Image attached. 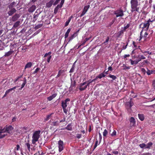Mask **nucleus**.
<instances>
[{
	"label": "nucleus",
	"mask_w": 155,
	"mask_h": 155,
	"mask_svg": "<svg viewBox=\"0 0 155 155\" xmlns=\"http://www.w3.org/2000/svg\"><path fill=\"white\" fill-rule=\"evenodd\" d=\"M154 20H151L150 19H149L148 21L144 23H141L140 26V27H142V30L141 31L140 33V39L139 40L140 41L142 38V35L143 30L145 31H147L149 28V25H150V22H152Z\"/></svg>",
	"instance_id": "f257e3e1"
},
{
	"label": "nucleus",
	"mask_w": 155,
	"mask_h": 155,
	"mask_svg": "<svg viewBox=\"0 0 155 155\" xmlns=\"http://www.w3.org/2000/svg\"><path fill=\"white\" fill-rule=\"evenodd\" d=\"M41 131L40 130L35 131L32 136V143L33 144H35L37 142L40 137Z\"/></svg>",
	"instance_id": "f03ea898"
},
{
	"label": "nucleus",
	"mask_w": 155,
	"mask_h": 155,
	"mask_svg": "<svg viewBox=\"0 0 155 155\" xmlns=\"http://www.w3.org/2000/svg\"><path fill=\"white\" fill-rule=\"evenodd\" d=\"M130 4L132 10H139L140 7V4L138 3L137 0H131Z\"/></svg>",
	"instance_id": "7ed1b4c3"
},
{
	"label": "nucleus",
	"mask_w": 155,
	"mask_h": 155,
	"mask_svg": "<svg viewBox=\"0 0 155 155\" xmlns=\"http://www.w3.org/2000/svg\"><path fill=\"white\" fill-rule=\"evenodd\" d=\"M86 84V82H84L79 84V89L81 91H83L87 88V86Z\"/></svg>",
	"instance_id": "20e7f679"
},
{
	"label": "nucleus",
	"mask_w": 155,
	"mask_h": 155,
	"mask_svg": "<svg viewBox=\"0 0 155 155\" xmlns=\"http://www.w3.org/2000/svg\"><path fill=\"white\" fill-rule=\"evenodd\" d=\"M2 129L4 130L5 133L7 132L9 134H10L12 132V130L13 129V127L11 126H6L4 128H2Z\"/></svg>",
	"instance_id": "39448f33"
},
{
	"label": "nucleus",
	"mask_w": 155,
	"mask_h": 155,
	"mask_svg": "<svg viewBox=\"0 0 155 155\" xmlns=\"http://www.w3.org/2000/svg\"><path fill=\"white\" fill-rule=\"evenodd\" d=\"M64 143L62 140H60L58 142V150L59 152L61 151L64 149Z\"/></svg>",
	"instance_id": "423d86ee"
},
{
	"label": "nucleus",
	"mask_w": 155,
	"mask_h": 155,
	"mask_svg": "<svg viewBox=\"0 0 155 155\" xmlns=\"http://www.w3.org/2000/svg\"><path fill=\"white\" fill-rule=\"evenodd\" d=\"M70 101L69 98H67L65 100L61 102V106L62 108H66L67 106V102Z\"/></svg>",
	"instance_id": "0eeeda50"
},
{
	"label": "nucleus",
	"mask_w": 155,
	"mask_h": 155,
	"mask_svg": "<svg viewBox=\"0 0 155 155\" xmlns=\"http://www.w3.org/2000/svg\"><path fill=\"white\" fill-rule=\"evenodd\" d=\"M134 104L133 102L131 101H128L126 102V105L127 108L128 110L130 112L131 107L133 106Z\"/></svg>",
	"instance_id": "6e6552de"
},
{
	"label": "nucleus",
	"mask_w": 155,
	"mask_h": 155,
	"mask_svg": "<svg viewBox=\"0 0 155 155\" xmlns=\"http://www.w3.org/2000/svg\"><path fill=\"white\" fill-rule=\"evenodd\" d=\"M51 52L50 51L48 53H46L45 54L44 56V57H47L48 55H49L47 59V62L48 63H49L51 59Z\"/></svg>",
	"instance_id": "1a4fd4ad"
},
{
	"label": "nucleus",
	"mask_w": 155,
	"mask_h": 155,
	"mask_svg": "<svg viewBox=\"0 0 155 155\" xmlns=\"http://www.w3.org/2000/svg\"><path fill=\"white\" fill-rule=\"evenodd\" d=\"M2 129V127H0V139L6 136L7 134H5V130Z\"/></svg>",
	"instance_id": "9d476101"
},
{
	"label": "nucleus",
	"mask_w": 155,
	"mask_h": 155,
	"mask_svg": "<svg viewBox=\"0 0 155 155\" xmlns=\"http://www.w3.org/2000/svg\"><path fill=\"white\" fill-rule=\"evenodd\" d=\"M41 12L40 11V10H37L35 12L33 15V21L35 22L37 19L38 18V15Z\"/></svg>",
	"instance_id": "9b49d317"
},
{
	"label": "nucleus",
	"mask_w": 155,
	"mask_h": 155,
	"mask_svg": "<svg viewBox=\"0 0 155 155\" xmlns=\"http://www.w3.org/2000/svg\"><path fill=\"white\" fill-rule=\"evenodd\" d=\"M115 14L116 15V16L117 17L122 16L123 15L122 10H116L115 12Z\"/></svg>",
	"instance_id": "f8f14e48"
},
{
	"label": "nucleus",
	"mask_w": 155,
	"mask_h": 155,
	"mask_svg": "<svg viewBox=\"0 0 155 155\" xmlns=\"http://www.w3.org/2000/svg\"><path fill=\"white\" fill-rule=\"evenodd\" d=\"M16 3L15 2H13L11 3L9 5H8L9 8L10 10H15L14 8L15 7Z\"/></svg>",
	"instance_id": "ddd939ff"
},
{
	"label": "nucleus",
	"mask_w": 155,
	"mask_h": 155,
	"mask_svg": "<svg viewBox=\"0 0 155 155\" xmlns=\"http://www.w3.org/2000/svg\"><path fill=\"white\" fill-rule=\"evenodd\" d=\"M20 15L18 14H16L12 16V21H16L20 17Z\"/></svg>",
	"instance_id": "4468645a"
},
{
	"label": "nucleus",
	"mask_w": 155,
	"mask_h": 155,
	"mask_svg": "<svg viewBox=\"0 0 155 155\" xmlns=\"http://www.w3.org/2000/svg\"><path fill=\"white\" fill-rule=\"evenodd\" d=\"M130 125L134 126L135 124L136 121L135 119L133 117H131L130 119Z\"/></svg>",
	"instance_id": "2eb2a0df"
},
{
	"label": "nucleus",
	"mask_w": 155,
	"mask_h": 155,
	"mask_svg": "<svg viewBox=\"0 0 155 155\" xmlns=\"http://www.w3.org/2000/svg\"><path fill=\"white\" fill-rule=\"evenodd\" d=\"M57 95V94L56 93H55L53 94L51 96H50L49 97H48L47 98V99L49 101H51L52 100L53 98L55 97Z\"/></svg>",
	"instance_id": "dca6fc26"
},
{
	"label": "nucleus",
	"mask_w": 155,
	"mask_h": 155,
	"mask_svg": "<svg viewBox=\"0 0 155 155\" xmlns=\"http://www.w3.org/2000/svg\"><path fill=\"white\" fill-rule=\"evenodd\" d=\"M21 22L19 21H18L16 22L13 25V27L15 28H17L21 24Z\"/></svg>",
	"instance_id": "f3484780"
},
{
	"label": "nucleus",
	"mask_w": 155,
	"mask_h": 155,
	"mask_svg": "<svg viewBox=\"0 0 155 155\" xmlns=\"http://www.w3.org/2000/svg\"><path fill=\"white\" fill-rule=\"evenodd\" d=\"M77 36V32H75L73 34L70 38L68 41H70L73 38H75Z\"/></svg>",
	"instance_id": "a211bd4d"
},
{
	"label": "nucleus",
	"mask_w": 155,
	"mask_h": 155,
	"mask_svg": "<svg viewBox=\"0 0 155 155\" xmlns=\"http://www.w3.org/2000/svg\"><path fill=\"white\" fill-rule=\"evenodd\" d=\"M14 52L13 51H10L8 52H6L4 56L5 57H8L11 55Z\"/></svg>",
	"instance_id": "6ab92c4d"
},
{
	"label": "nucleus",
	"mask_w": 155,
	"mask_h": 155,
	"mask_svg": "<svg viewBox=\"0 0 155 155\" xmlns=\"http://www.w3.org/2000/svg\"><path fill=\"white\" fill-rule=\"evenodd\" d=\"M148 63L147 60H144L143 61L140 62L139 63V64L140 66H143L146 64H147Z\"/></svg>",
	"instance_id": "aec40b11"
},
{
	"label": "nucleus",
	"mask_w": 155,
	"mask_h": 155,
	"mask_svg": "<svg viewBox=\"0 0 155 155\" xmlns=\"http://www.w3.org/2000/svg\"><path fill=\"white\" fill-rule=\"evenodd\" d=\"M64 0H61L60 4L57 5V7L55 8L54 10H57V8H61L62 6L64 3Z\"/></svg>",
	"instance_id": "412c9836"
},
{
	"label": "nucleus",
	"mask_w": 155,
	"mask_h": 155,
	"mask_svg": "<svg viewBox=\"0 0 155 155\" xmlns=\"http://www.w3.org/2000/svg\"><path fill=\"white\" fill-rule=\"evenodd\" d=\"M129 61H130L131 64L132 65H136L138 63L137 60H133L130 59L129 60Z\"/></svg>",
	"instance_id": "4be33fe9"
},
{
	"label": "nucleus",
	"mask_w": 155,
	"mask_h": 155,
	"mask_svg": "<svg viewBox=\"0 0 155 155\" xmlns=\"http://www.w3.org/2000/svg\"><path fill=\"white\" fill-rule=\"evenodd\" d=\"M32 63L31 62H29L28 63L25 65V69L27 68H30L32 65Z\"/></svg>",
	"instance_id": "5701e85b"
},
{
	"label": "nucleus",
	"mask_w": 155,
	"mask_h": 155,
	"mask_svg": "<svg viewBox=\"0 0 155 155\" xmlns=\"http://www.w3.org/2000/svg\"><path fill=\"white\" fill-rule=\"evenodd\" d=\"M16 87H17L15 86V87H13V88L9 89L8 90L6 91L5 92V93H6V94H8L11 91H12V90H13L14 89H16Z\"/></svg>",
	"instance_id": "b1692460"
},
{
	"label": "nucleus",
	"mask_w": 155,
	"mask_h": 155,
	"mask_svg": "<svg viewBox=\"0 0 155 155\" xmlns=\"http://www.w3.org/2000/svg\"><path fill=\"white\" fill-rule=\"evenodd\" d=\"M72 18V16H71L68 18V20L65 23V26H67L68 25Z\"/></svg>",
	"instance_id": "393cba45"
},
{
	"label": "nucleus",
	"mask_w": 155,
	"mask_h": 155,
	"mask_svg": "<svg viewBox=\"0 0 155 155\" xmlns=\"http://www.w3.org/2000/svg\"><path fill=\"white\" fill-rule=\"evenodd\" d=\"M106 76L105 74L104 73H101L100 74L98 75L97 76V78H99L100 79H101L102 78Z\"/></svg>",
	"instance_id": "a878e982"
},
{
	"label": "nucleus",
	"mask_w": 155,
	"mask_h": 155,
	"mask_svg": "<svg viewBox=\"0 0 155 155\" xmlns=\"http://www.w3.org/2000/svg\"><path fill=\"white\" fill-rule=\"evenodd\" d=\"M153 144L151 142H149L147 144H145V149H149L152 146Z\"/></svg>",
	"instance_id": "bb28decb"
},
{
	"label": "nucleus",
	"mask_w": 155,
	"mask_h": 155,
	"mask_svg": "<svg viewBox=\"0 0 155 155\" xmlns=\"http://www.w3.org/2000/svg\"><path fill=\"white\" fill-rule=\"evenodd\" d=\"M71 30V28H69L68 29L67 31L65 33L64 35V38H67L69 34V33L70 32Z\"/></svg>",
	"instance_id": "cd10ccee"
},
{
	"label": "nucleus",
	"mask_w": 155,
	"mask_h": 155,
	"mask_svg": "<svg viewBox=\"0 0 155 155\" xmlns=\"http://www.w3.org/2000/svg\"><path fill=\"white\" fill-rule=\"evenodd\" d=\"M54 2L53 0H51L46 4V6L48 7H50L52 5Z\"/></svg>",
	"instance_id": "c85d7f7f"
},
{
	"label": "nucleus",
	"mask_w": 155,
	"mask_h": 155,
	"mask_svg": "<svg viewBox=\"0 0 155 155\" xmlns=\"http://www.w3.org/2000/svg\"><path fill=\"white\" fill-rule=\"evenodd\" d=\"M65 129L69 130H71L72 127L71 124H68L67 126L65 127Z\"/></svg>",
	"instance_id": "c756f323"
},
{
	"label": "nucleus",
	"mask_w": 155,
	"mask_h": 155,
	"mask_svg": "<svg viewBox=\"0 0 155 155\" xmlns=\"http://www.w3.org/2000/svg\"><path fill=\"white\" fill-rule=\"evenodd\" d=\"M53 114V113H51L47 115L46 117L45 118V121L48 120L51 117V115Z\"/></svg>",
	"instance_id": "7c9ffc66"
},
{
	"label": "nucleus",
	"mask_w": 155,
	"mask_h": 155,
	"mask_svg": "<svg viewBox=\"0 0 155 155\" xmlns=\"http://www.w3.org/2000/svg\"><path fill=\"white\" fill-rule=\"evenodd\" d=\"M138 117L139 119L141 120V121H143L144 119V117L143 115L142 114H138Z\"/></svg>",
	"instance_id": "2f4dec72"
},
{
	"label": "nucleus",
	"mask_w": 155,
	"mask_h": 155,
	"mask_svg": "<svg viewBox=\"0 0 155 155\" xmlns=\"http://www.w3.org/2000/svg\"><path fill=\"white\" fill-rule=\"evenodd\" d=\"M108 131L106 129H105L103 132V136L104 137H104H106L107 135L108 134Z\"/></svg>",
	"instance_id": "473e14b6"
},
{
	"label": "nucleus",
	"mask_w": 155,
	"mask_h": 155,
	"mask_svg": "<svg viewBox=\"0 0 155 155\" xmlns=\"http://www.w3.org/2000/svg\"><path fill=\"white\" fill-rule=\"evenodd\" d=\"M147 71L146 72V73L148 75H151V74H152L153 72V71L152 70H148L147 68Z\"/></svg>",
	"instance_id": "72a5a7b5"
},
{
	"label": "nucleus",
	"mask_w": 155,
	"mask_h": 155,
	"mask_svg": "<svg viewBox=\"0 0 155 155\" xmlns=\"http://www.w3.org/2000/svg\"><path fill=\"white\" fill-rule=\"evenodd\" d=\"M86 82V84L87 86V87H89V85L92 82V80L91 79H89L88 81H85Z\"/></svg>",
	"instance_id": "f704fd0d"
},
{
	"label": "nucleus",
	"mask_w": 155,
	"mask_h": 155,
	"mask_svg": "<svg viewBox=\"0 0 155 155\" xmlns=\"http://www.w3.org/2000/svg\"><path fill=\"white\" fill-rule=\"evenodd\" d=\"M42 26V24H38L37 25H36L35 27V29H37L38 28H40Z\"/></svg>",
	"instance_id": "c9c22d12"
},
{
	"label": "nucleus",
	"mask_w": 155,
	"mask_h": 155,
	"mask_svg": "<svg viewBox=\"0 0 155 155\" xmlns=\"http://www.w3.org/2000/svg\"><path fill=\"white\" fill-rule=\"evenodd\" d=\"M108 77H110V78H111L113 80H115L117 78V77L116 76H115L114 75H112L111 74H110L109 75Z\"/></svg>",
	"instance_id": "e433bc0d"
},
{
	"label": "nucleus",
	"mask_w": 155,
	"mask_h": 155,
	"mask_svg": "<svg viewBox=\"0 0 155 155\" xmlns=\"http://www.w3.org/2000/svg\"><path fill=\"white\" fill-rule=\"evenodd\" d=\"M3 65V64H2L1 66H0V70L2 71L3 72H4L5 70V69L4 68V66H6V65H5L4 66Z\"/></svg>",
	"instance_id": "4c0bfd02"
},
{
	"label": "nucleus",
	"mask_w": 155,
	"mask_h": 155,
	"mask_svg": "<svg viewBox=\"0 0 155 155\" xmlns=\"http://www.w3.org/2000/svg\"><path fill=\"white\" fill-rule=\"evenodd\" d=\"M26 146L27 147V148L29 151H30V144L28 143H26Z\"/></svg>",
	"instance_id": "58836bf2"
},
{
	"label": "nucleus",
	"mask_w": 155,
	"mask_h": 155,
	"mask_svg": "<svg viewBox=\"0 0 155 155\" xmlns=\"http://www.w3.org/2000/svg\"><path fill=\"white\" fill-rule=\"evenodd\" d=\"M139 146L141 148H145V144L144 143H143L140 144Z\"/></svg>",
	"instance_id": "ea45409f"
},
{
	"label": "nucleus",
	"mask_w": 155,
	"mask_h": 155,
	"mask_svg": "<svg viewBox=\"0 0 155 155\" xmlns=\"http://www.w3.org/2000/svg\"><path fill=\"white\" fill-rule=\"evenodd\" d=\"M59 123H58V121H55L53 122L52 123V126H56L58 125L59 124Z\"/></svg>",
	"instance_id": "a19ab883"
},
{
	"label": "nucleus",
	"mask_w": 155,
	"mask_h": 155,
	"mask_svg": "<svg viewBox=\"0 0 155 155\" xmlns=\"http://www.w3.org/2000/svg\"><path fill=\"white\" fill-rule=\"evenodd\" d=\"M124 30H122L121 31H120V32H119L118 34V37H119L122 34H123V33H124Z\"/></svg>",
	"instance_id": "79ce46f5"
},
{
	"label": "nucleus",
	"mask_w": 155,
	"mask_h": 155,
	"mask_svg": "<svg viewBox=\"0 0 155 155\" xmlns=\"http://www.w3.org/2000/svg\"><path fill=\"white\" fill-rule=\"evenodd\" d=\"M142 59H141L140 57L139 56V55H138L137 56V59L136 60L137 61V62L138 63V62L140 61Z\"/></svg>",
	"instance_id": "37998d69"
},
{
	"label": "nucleus",
	"mask_w": 155,
	"mask_h": 155,
	"mask_svg": "<svg viewBox=\"0 0 155 155\" xmlns=\"http://www.w3.org/2000/svg\"><path fill=\"white\" fill-rule=\"evenodd\" d=\"M116 131L115 130H114L113 132L111 134V135L112 136H114L116 135Z\"/></svg>",
	"instance_id": "c03bdc74"
},
{
	"label": "nucleus",
	"mask_w": 155,
	"mask_h": 155,
	"mask_svg": "<svg viewBox=\"0 0 155 155\" xmlns=\"http://www.w3.org/2000/svg\"><path fill=\"white\" fill-rule=\"evenodd\" d=\"M130 26V25L128 24H127V25L125 26L123 28V30H124V31H125L127 28H128Z\"/></svg>",
	"instance_id": "a18cd8bd"
},
{
	"label": "nucleus",
	"mask_w": 155,
	"mask_h": 155,
	"mask_svg": "<svg viewBox=\"0 0 155 155\" xmlns=\"http://www.w3.org/2000/svg\"><path fill=\"white\" fill-rule=\"evenodd\" d=\"M36 6L35 5H32L30 8L29 10H35Z\"/></svg>",
	"instance_id": "49530a36"
},
{
	"label": "nucleus",
	"mask_w": 155,
	"mask_h": 155,
	"mask_svg": "<svg viewBox=\"0 0 155 155\" xmlns=\"http://www.w3.org/2000/svg\"><path fill=\"white\" fill-rule=\"evenodd\" d=\"M40 69L38 68H37L35 70V71L33 72V74H35L37 73L40 70Z\"/></svg>",
	"instance_id": "de8ad7c7"
},
{
	"label": "nucleus",
	"mask_w": 155,
	"mask_h": 155,
	"mask_svg": "<svg viewBox=\"0 0 155 155\" xmlns=\"http://www.w3.org/2000/svg\"><path fill=\"white\" fill-rule=\"evenodd\" d=\"M26 80L25 79L24 81V82L22 84V85H21V88H23L25 85V84H26Z\"/></svg>",
	"instance_id": "09e8293b"
},
{
	"label": "nucleus",
	"mask_w": 155,
	"mask_h": 155,
	"mask_svg": "<svg viewBox=\"0 0 155 155\" xmlns=\"http://www.w3.org/2000/svg\"><path fill=\"white\" fill-rule=\"evenodd\" d=\"M87 10H83L82 13L81 14L80 16L82 17L84 15L86 12Z\"/></svg>",
	"instance_id": "8fccbe9b"
},
{
	"label": "nucleus",
	"mask_w": 155,
	"mask_h": 155,
	"mask_svg": "<svg viewBox=\"0 0 155 155\" xmlns=\"http://www.w3.org/2000/svg\"><path fill=\"white\" fill-rule=\"evenodd\" d=\"M148 35V33H147V32L146 31H145V32H144V34L143 36H141L142 38V37H143L144 38L146 37L147 36V35Z\"/></svg>",
	"instance_id": "3c124183"
},
{
	"label": "nucleus",
	"mask_w": 155,
	"mask_h": 155,
	"mask_svg": "<svg viewBox=\"0 0 155 155\" xmlns=\"http://www.w3.org/2000/svg\"><path fill=\"white\" fill-rule=\"evenodd\" d=\"M141 71L143 74H145L146 73V71L144 68H142L141 69Z\"/></svg>",
	"instance_id": "603ef678"
},
{
	"label": "nucleus",
	"mask_w": 155,
	"mask_h": 155,
	"mask_svg": "<svg viewBox=\"0 0 155 155\" xmlns=\"http://www.w3.org/2000/svg\"><path fill=\"white\" fill-rule=\"evenodd\" d=\"M14 10H11L8 12V14L9 15H12L14 12L15 11H14Z\"/></svg>",
	"instance_id": "864d4df0"
},
{
	"label": "nucleus",
	"mask_w": 155,
	"mask_h": 155,
	"mask_svg": "<svg viewBox=\"0 0 155 155\" xmlns=\"http://www.w3.org/2000/svg\"><path fill=\"white\" fill-rule=\"evenodd\" d=\"M90 7V5H88L86 6H85L83 10H88Z\"/></svg>",
	"instance_id": "5fc2aeb1"
},
{
	"label": "nucleus",
	"mask_w": 155,
	"mask_h": 155,
	"mask_svg": "<svg viewBox=\"0 0 155 155\" xmlns=\"http://www.w3.org/2000/svg\"><path fill=\"white\" fill-rule=\"evenodd\" d=\"M130 66H125L124 68H123V69L124 70H126V69H130Z\"/></svg>",
	"instance_id": "6e6d98bb"
},
{
	"label": "nucleus",
	"mask_w": 155,
	"mask_h": 155,
	"mask_svg": "<svg viewBox=\"0 0 155 155\" xmlns=\"http://www.w3.org/2000/svg\"><path fill=\"white\" fill-rule=\"evenodd\" d=\"M64 112L66 114H67V110L66 109V108H62Z\"/></svg>",
	"instance_id": "4d7b16f0"
},
{
	"label": "nucleus",
	"mask_w": 155,
	"mask_h": 155,
	"mask_svg": "<svg viewBox=\"0 0 155 155\" xmlns=\"http://www.w3.org/2000/svg\"><path fill=\"white\" fill-rule=\"evenodd\" d=\"M139 56L140 57L141 59H145L146 58V57H145L143 55H139Z\"/></svg>",
	"instance_id": "13d9d810"
},
{
	"label": "nucleus",
	"mask_w": 155,
	"mask_h": 155,
	"mask_svg": "<svg viewBox=\"0 0 155 155\" xmlns=\"http://www.w3.org/2000/svg\"><path fill=\"white\" fill-rule=\"evenodd\" d=\"M81 134H77L76 137L78 139H79V138H81Z\"/></svg>",
	"instance_id": "bf43d9fd"
},
{
	"label": "nucleus",
	"mask_w": 155,
	"mask_h": 155,
	"mask_svg": "<svg viewBox=\"0 0 155 155\" xmlns=\"http://www.w3.org/2000/svg\"><path fill=\"white\" fill-rule=\"evenodd\" d=\"M61 0H56L54 3L53 5H57Z\"/></svg>",
	"instance_id": "052dcab7"
},
{
	"label": "nucleus",
	"mask_w": 155,
	"mask_h": 155,
	"mask_svg": "<svg viewBox=\"0 0 155 155\" xmlns=\"http://www.w3.org/2000/svg\"><path fill=\"white\" fill-rule=\"evenodd\" d=\"M4 62V61L2 59H0V66Z\"/></svg>",
	"instance_id": "680f3d73"
},
{
	"label": "nucleus",
	"mask_w": 155,
	"mask_h": 155,
	"mask_svg": "<svg viewBox=\"0 0 155 155\" xmlns=\"http://www.w3.org/2000/svg\"><path fill=\"white\" fill-rule=\"evenodd\" d=\"M143 53H147L148 54H149L150 55L151 54V52H150L149 51H144V52H142Z\"/></svg>",
	"instance_id": "e2e57ef3"
},
{
	"label": "nucleus",
	"mask_w": 155,
	"mask_h": 155,
	"mask_svg": "<svg viewBox=\"0 0 155 155\" xmlns=\"http://www.w3.org/2000/svg\"><path fill=\"white\" fill-rule=\"evenodd\" d=\"M61 71H59L58 72V73L56 77V78H58L61 75Z\"/></svg>",
	"instance_id": "0e129e2a"
},
{
	"label": "nucleus",
	"mask_w": 155,
	"mask_h": 155,
	"mask_svg": "<svg viewBox=\"0 0 155 155\" xmlns=\"http://www.w3.org/2000/svg\"><path fill=\"white\" fill-rule=\"evenodd\" d=\"M128 44H127L125 45H124L123 47V48L122 49L124 50L127 47V46Z\"/></svg>",
	"instance_id": "69168bd1"
},
{
	"label": "nucleus",
	"mask_w": 155,
	"mask_h": 155,
	"mask_svg": "<svg viewBox=\"0 0 155 155\" xmlns=\"http://www.w3.org/2000/svg\"><path fill=\"white\" fill-rule=\"evenodd\" d=\"M99 139L101 140L102 139V137L101 134L100 132H99Z\"/></svg>",
	"instance_id": "338daca9"
},
{
	"label": "nucleus",
	"mask_w": 155,
	"mask_h": 155,
	"mask_svg": "<svg viewBox=\"0 0 155 155\" xmlns=\"http://www.w3.org/2000/svg\"><path fill=\"white\" fill-rule=\"evenodd\" d=\"M38 154H39L38 155H43V152H42L41 154H40V153H39V151H38V153H36V154H35V155H37Z\"/></svg>",
	"instance_id": "774afa93"
}]
</instances>
